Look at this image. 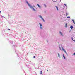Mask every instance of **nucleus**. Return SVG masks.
I'll return each mask as SVG.
<instances>
[{"label":"nucleus","instance_id":"423d86ee","mask_svg":"<svg viewBox=\"0 0 75 75\" xmlns=\"http://www.w3.org/2000/svg\"><path fill=\"white\" fill-rule=\"evenodd\" d=\"M70 28H71V30H72V28H73V26H71L70 27Z\"/></svg>","mask_w":75,"mask_h":75},{"label":"nucleus","instance_id":"9b49d317","mask_svg":"<svg viewBox=\"0 0 75 75\" xmlns=\"http://www.w3.org/2000/svg\"><path fill=\"white\" fill-rule=\"evenodd\" d=\"M63 57L64 58V59H65V56H64V54H63Z\"/></svg>","mask_w":75,"mask_h":75},{"label":"nucleus","instance_id":"ddd939ff","mask_svg":"<svg viewBox=\"0 0 75 75\" xmlns=\"http://www.w3.org/2000/svg\"><path fill=\"white\" fill-rule=\"evenodd\" d=\"M66 15L67 16H68V14L67 13H66Z\"/></svg>","mask_w":75,"mask_h":75},{"label":"nucleus","instance_id":"6e6552de","mask_svg":"<svg viewBox=\"0 0 75 75\" xmlns=\"http://www.w3.org/2000/svg\"><path fill=\"white\" fill-rule=\"evenodd\" d=\"M55 7L56 8L57 10H58V8L57 6H56Z\"/></svg>","mask_w":75,"mask_h":75},{"label":"nucleus","instance_id":"f3484780","mask_svg":"<svg viewBox=\"0 0 75 75\" xmlns=\"http://www.w3.org/2000/svg\"><path fill=\"white\" fill-rule=\"evenodd\" d=\"M71 39H72V40H73V38L72 37Z\"/></svg>","mask_w":75,"mask_h":75},{"label":"nucleus","instance_id":"9d476101","mask_svg":"<svg viewBox=\"0 0 75 75\" xmlns=\"http://www.w3.org/2000/svg\"><path fill=\"white\" fill-rule=\"evenodd\" d=\"M65 27H67V23H66L65 24Z\"/></svg>","mask_w":75,"mask_h":75},{"label":"nucleus","instance_id":"412c9836","mask_svg":"<svg viewBox=\"0 0 75 75\" xmlns=\"http://www.w3.org/2000/svg\"><path fill=\"white\" fill-rule=\"evenodd\" d=\"M73 55H75V53H74V54H73Z\"/></svg>","mask_w":75,"mask_h":75},{"label":"nucleus","instance_id":"4be33fe9","mask_svg":"<svg viewBox=\"0 0 75 75\" xmlns=\"http://www.w3.org/2000/svg\"><path fill=\"white\" fill-rule=\"evenodd\" d=\"M1 13V11H0V13Z\"/></svg>","mask_w":75,"mask_h":75},{"label":"nucleus","instance_id":"7ed1b4c3","mask_svg":"<svg viewBox=\"0 0 75 75\" xmlns=\"http://www.w3.org/2000/svg\"><path fill=\"white\" fill-rule=\"evenodd\" d=\"M61 48H62V49L63 51H64V52L66 54H67V52H66V51H65V49H63V47H62Z\"/></svg>","mask_w":75,"mask_h":75},{"label":"nucleus","instance_id":"aec40b11","mask_svg":"<svg viewBox=\"0 0 75 75\" xmlns=\"http://www.w3.org/2000/svg\"><path fill=\"white\" fill-rule=\"evenodd\" d=\"M8 30H9L10 31V29H8Z\"/></svg>","mask_w":75,"mask_h":75},{"label":"nucleus","instance_id":"dca6fc26","mask_svg":"<svg viewBox=\"0 0 75 75\" xmlns=\"http://www.w3.org/2000/svg\"><path fill=\"white\" fill-rule=\"evenodd\" d=\"M59 48L60 49V50H61V47H59Z\"/></svg>","mask_w":75,"mask_h":75},{"label":"nucleus","instance_id":"f257e3e1","mask_svg":"<svg viewBox=\"0 0 75 75\" xmlns=\"http://www.w3.org/2000/svg\"><path fill=\"white\" fill-rule=\"evenodd\" d=\"M26 2H27V3L28 6H29L30 7V8H33V10H34V11H35V9H34V8H33V6H31V5L30 4L28 3V2L26 1Z\"/></svg>","mask_w":75,"mask_h":75},{"label":"nucleus","instance_id":"1a4fd4ad","mask_svg":"<svg viewBox=\"0 0 75 75\" xmlns=\"http://www.w3.org/2000/svg\"><path fill=\"white\" fill-rule=\"evenodd\" d=\"M58 55L59 57H60V55H59V53L58 54Z\"/></svg>","mask_w":75,"mask_h":75},{"label":"nucleus","instance_id":"a211bd4d","mask_svg":"<svg viewBox=\"0 0 75 75\" xmlns=\"http://www.w3.org/2000/svg\"><path fill=\"white\" fill-rule=\"evenodd\" d=\"M64 5H65V6H66L67 7V5H66V4H64Z\"/></svg>","mask_w":75,"mask_h":75},{"label":"nucleus","instance_id":"20e7f679","mask_svg":"<svg viewBox=\"0 0 75 75\" xmlns=\"http://www.w3.org/2000/svg\"><path fill=\"white\" fill-rule=\"evenodd\" d=\"M39 24H40V28L42 29V24H41L40 23H39Z\"/></svg>","mask_w":75,"mask_h":75},{"label":"nucleus","instance_id":"0eeeda50","mask_svg":"<svg viewBox=\"0 0 75 75\" xmlns=\"http://www.w3.org/2000/svg\"><path fill=\"white\" fill-rule=\"evenodd\" d=\"M59 33L60 34H61V35H62V36H63V35L62 34V33H61V32H60Z\"/></svg>","mask_w":75,"mask_h":75},{"label":"nucleus","instance_id":"f03ea898","mask_svg":"<svg viewBox=\"0 0 75 75\" xmlns=\"http://www.w3.org/2000/svg\"><path fill=\"white\" fill-rule=\"evenodd\" d=\"M39 17H40V18H41L42 20L44 22L45 21L44 20V19H43V18H42V16H41V15H39Z\"/></svg>","mask_w":75,"mask_h":75},{"label":"nucleus","instance_id":"2eb2a0df","mask_svg":"<svg viewBox=\"0 0 75 75\" xmlns=\"http://www.w3.org/2000/svg\"><path fill=\"white\" fill-rule=\"evenodd\" d=\"M67 18H70V17H67Z\"/></svg>","mask_w":75,"mask_h":75},{"label":"nucleus","instance_id":"f8f14e48","mask_svg":"<svg viewBox=\"0 0 75 75\" xmlns=\"http://www.w3.org/2000/svg\"><path fill=\"white\" fill-rule=\"evenodd\" d=\"M72 21H73V23H74V24H75V21H74V20H73Z\"/></svg>","mask_w":75,"mask_h":75},{"label":"nucleus","instance_id":"6ab92c4d","mask_svg":"<svg viewBox=\"0 0 75 75\" xmlns=\"http://www.w3.org/2000/svg\"><path fill=\"white\" fill-rule=\"evenodd\" d=\"M35 56H34L33 57V58H35Z\"/></svg>","mask_w":75,"mask_h":75},{"label":"nucleus","instance_id":"39448f33","mask_svg":"<svg viewBox=\"0 0 75 75\" xmlns=\"http://www.w3.org/2000/svg\"><path fill=\"white\" fill-rule=\"evenodd\" d=\"M37 5L38 7H39V8H41V6H40V5L39 4H37Z\"/></svg>","mask_w":75,"mask_h":75},{"label":"nucleus","instance_id":"4468645a","mask_svg":"<svg viewBox=\"0 0 75 75\" xmlns=\"http://www.w3.org/2000/svg\"><path fill=\"white\" fill-rule=\"evenodd\" d=\"M40 74H42V71H40Z\"/></svg>","mask_w":75,"mask_h":75}]
</instances>
